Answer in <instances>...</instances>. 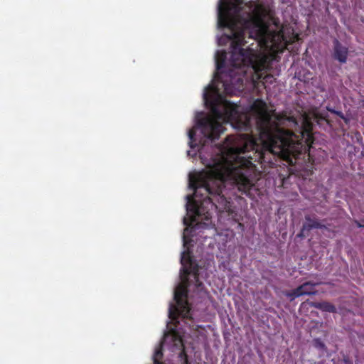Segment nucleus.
<instances>
[{"label":"nucleus","instance_id":"nucleus-1","mask_svg":"<svg viewBox=\"0 0 364 364\" xmlns=\"http://www.w3.org/2000/svg\"><path fill=\"white\" fill-rule=\"evenodd\" d=\"M250 110L256 117L260 144L249 134H241L230 148L228 158L223 156L208 171L190 178L194 196L205 194L203 200L219 210H230L232 198L228 186L249 198L254 197L257 171L254 162L270 164L272 158L281 153L310 156L314 137L309 120L304 119L300 126L294 116L268 109L262 99L255 100Z\"/></svg>","mask_w":364,"mask_h":364},{"label":"nucleus","instance_id":"nucleus-2","mask_svg":"<svg viewBox=\"0 0 364 364\" xmlns=\"http://www.w3.org/2000/svg\"><path fill=\"white\" fill-rule=\"evenodd\" d=\"M230 6L227 2H222L218 6V26L221 28H228L230 33L226 35L228 39L231 41L230 65L235 68L241 69V84L244 77L251 80L255 86L259 81L273 78L272 75L266 74L270 70L273 57L259 50V42L256 43L255 48L250 46L244 49L242 46L247 43L245 40V25L248 23L243 20L241 27L237 26V18L230 14Z\"/></svg>","mask_w":364,"mask_h":364},{"label":"nucleus","instance_id":"nucleus-3","mask_svg":"<svg viewBox=\"0 0 364 364\" xmlns=\"http://www.w3.org/2000/svg\"><path fill=\"white\" fill-rule=\"evenodd\" d=\"M213 116L205 117L198 120V124L204 137L212 141L218 139L225 128L220 122L228 123L235 119L237 115V107L230 102L226 101L223 110H220L216 105L211 108Z\"/></svg>","mask_w":364,"mask_h":364},{"label":"nucleus","instance_id":"nucleus-4","mask_svg":"<svg viewBox=\"0 0 364 364\" xmlns=\"http://www.w3.org/2000/svg\"><path fill=\"white\" fill-rule=\"evenodd\" d=\"M180 284L174 291V300L176 305H171L169 309V317L175 320L178 316H181L183 318H189L191 307L187 301L188 290L187 286L188 280Z\"/></svg>","mask_w":364,"mask_h":364},{"label":"nucleus","instance_id":"nucleus-5","mask_svg":"<svg viewBox=\"0 0 364 364\" xmlns=\"http://www.w3.org/2000/svg\"><path fill=\"white\" fill-rule=\"evenodd\" d=\"M181 263L182 265V268L181 269V279L183 282L188 281V277L193 273L194 275V278L197 283V285L199 287L202 284L199 282L198 279V265L193 261L191 254L189 252H183L181 258Z\"/></svg>","mask_w":364,"mask_h":364},{"label":"nucleus","instance_id":"nucleus-6","mask_svg":"<svg viewBox=\"0 0 364 364\" xmlns=\"http://www.w3.org/2000/svg\"><path fill=\"white\" fill-rule=\"evenodd\" d=\"M348 49L343 46L338 39L333 41V58L338 60L341 63L347 61Z\"/></svg>","mask_w":364,"mask_h":364},{"label":"nucleus","instance_id":"nucleus-7","mask_svg":"<svg viewBox=\"0 0 364 364\" xmlns=\"http://www.w3.org/2000/svg\"><path fill=\"white\" fill-rule=\"evenodd\" d=\"M305 223L302 225V232L310 231L315 228H323V225L316 218H311L310 215H305Z\"/></svg>","mask_w":364,"mask_h":364},{"label":"nucleus","instance_id":"nucleus-8","mask_svg":"<svg viewBox=\"0 0 364 364\" xmlns=\"http://www.w3.org/2000/svg\"><path fill=\"white\" fill-rule=\"evenodd\" d=\"M311 306L323 311L329 313L336 312V306L328 301L312 302Z\"/></svg>","mask_w":364,"mask_h":364},{"label":"nucleus","instance_id":"nucleus-9","mask_svg":"<svg viewBox=\"0 0 364 364\" xmlns=\"http://www.w3.org/2000/svg\"><path fill=\"white\" fill-rule=\"evenodd\" d=\"M318 283H312L311 282H306L301 285L299 286L297 288L300 289V292L303 293V295H314L316 294V291L314 290V287L317 285Z\"/></svg>","mask_w":364,"mask_h":364},{"label":"nucleus","instance_id":"nucleus-10","mask_svg":"<svg viewBox=\"0 0 364 364\" xmlns=\"http://www.w3.org/2000/svg\"><path fill=\"white\" fill-rule=\"evenodd\" d=\"M227 59V53L225 50H218L215 54V63L218 70L225 67Z\"/></svg>","mask_w":364,"mask_h":364},{"label":"nucleus","instance_id":"nucleus-11","mask_svg":"<svg viewBox=\"0 0 364 364\" xmlns=\"http://www.w3.org/2000/svg\"><path fill=\"white\" fill-rule=\"evenodd\" d=\"M168 336L171 337V339L173 340V341L174 343V344H173L174 346H178L180 347H183V349L180 353V355L184 356L186 358L187 355H186V352L183 348V341H182L181 337L179 335H178L176 332H173L170 335H166L165 338H168Z\"/></svg>","mask_w":364,"mask_h":364},{"label":"nucleus","instance_id":"nucleus-12","mask_svg":"<svg viewBox=\"0 0 364 364\" xmlns=\"http://www.w3.org/2000/svg\"><path fill=\"white\" fill-rule=\"evenodd\" d=\"M277 36H278V38L279 40L283 41L284 49H285L287 47L288 45L291 44L292 43H294L299 38L297 35H294L293 33V36L291 38H289L288 37H287L285 36L284 33H283L282 31H279V33L278 34Z\"/></svg>","mask_w":364,"mask_h":364},{"label":"nucleus","instance_id":"nucleus-13","mask_svg":"<svg viewBox=\"0 0 364 364\" xmlns=\"http://www.w3.org/2000/svg\"><path fill=\"white\" fill-rule=\"evenodd\" d=\"M301 288H296L290 291H287L284 293V295L289 299L291 301L294 300L296 298L303 296V293L300 292Z\"/></svg>","mask_w":364,"mask_h":364},{"label":"nucleus","instance_id":"nucleus-14","mask_svg":"<svg viewBox=\"0 0 364 364\" xmlns=\"http://www.w3.org/2000/svg\"><path fill=\"white\" fill-rule=\"evenodd\" d=\"M189 137V145L191 149H194L198 146L197 140L196 139V131L194 129H191L188 132Z\"/></svg>","mask_w":364,"mask_h":364},{"label":"nucleus","instance_id":"nucleus-15","mask_svg":"<svg viewBox=\"0 0 364 364\" xmlns=\"http://www.w3.org/2000/svg\"><path fill=\"white\" fill-rule=\"evenodd\" d=\"M163 358V352H162V348L159 347L156 349L154 356H153V360L154 364H163L161 360Z\"/></svg>","mask_w":364,"mask_h":364},{"label":"nucleus","instance_id":"nucleus-16","mask_svg":"<svg viewBox=\"0 0 364 364\" xmlns=\"http://www.w3.org/2000/svg\"><path fill=\"white\" fill-rule=\"evenodd\" d=\"M190 210L193 211V213L197 215H200L202 214L201 208L198 205V200H193L191 203V208H190Z\"/></svg>","mask_w":364,"mask_h":364},{"label":"nucleus","instance_id":"nucleus-17","mask_svg":"<svg viewBox=\"0 0 364 364\" xmlns=\"http://www.w3.org/2000/svg\"><path fill=\"white\" fill-rule=\"evenodd\" d=\"M249 123H250L249 119H247V117H245V122H242V125H241L242 128L246 129L248 127Z\"/></svg>","mask_w":364,"mask_h":364},{"label":"nucleus","instance_id":"nucleus-18","mask_svg":"<svg viewBox=\"0 0 364 364\" xmlns=\"http://www.w3.org/2000/svg\"><path fill=\"white\" fill-rule=\"evenodd\" d=\"M316 342V346L320 347L321 348H324L325 345L322 342H321L318 340Z\"/></svg>","mask_w":364,"mask_h":364},{"label":"nucleus","instance_id":"nucleus-19","mask_svg":"<svg viewBox=\"0 0 364 364\" xmlns=\"http://www.w3.org/2000/svg\"><path fill=\"white\" fill-rule=\"evenodd\" d=\"M262 6H260V5H257V7H256V9H255V11H256L257 12H259V11H260V10H262Z\"/></svg>","mask_w":364,"mask_h":364},{"label":"nucleus","instance_id":"nucleus-20","mask_svg":"<svg viewBox=\"0 0 364 364\" xmlns=\"http://www.w3.org/2000/svg\"><path fill=\"white\" fill-rule=\"evenodd\" d=\"M337 115L341 117V118H344L343 114L341 112H334Z\"/></svg>","mask_w":364,"mask_h":364},{"label":"nucleus","instance_id":"nucleus-21","mask_svg":"<svg viewBox=\"0 0 364 364\" xmlns=\"http://www.w3.org/2000/svg\"><path fill=\"white\" fill-rule=\"evenodd\" d=\"M304 232H302V230H301V232L298 234V237H304Z\"/></svg>","mask_w":364,"mask_h":364},{"label":"nucleus","instance_id":"nucleus-22","mask_svg":"<svg viewBox=\"0 0 364 364\" xmlns=\"http://www.w3.org/2000/svg\"><path fill=\"white\" fill-rule=\"evenodd\" d=\"M357 225L358 227L361 228V227H364V225H362L360 224V223L357 222Z\"/></svg>","mask_w":364,"mask_h":364},{"label":"nucleus","instance_id":"nucleus-23","mask_svg":"<svg viewBox=\"0 0 364 364\" xmlns=\"http://www.w3.org/2000/svg\"><path fill=\"white\" fill-rule=\"evenodd\" d=\"M204 97H205V100L207 101L208 100V99H207L208 98V94L206 92L204 94Z\"/></svg>","mask_w":364,"mask_h":364},{"label":"nucleus","instance_id":"nucleus-24","mask_svg":"<svg viewBox=\"0 0 364 364\" xmlns=\"http://www.w3.org/2000/svg\"><path fill=\"white\" fill-rule=\"evenodd\" d=\"M249 38H252V36H250V37H249ZM252 39H253V41H257L255 38H252Z\"/></svg>","mask_w":364,"mask_h":364},{"label":"nucleus","instance_id":"nucleus-25","mask_svg":"<svg viewBox=\"0 0 364 364\" xmlns=\"http://www.w3.org/2000/svg\"><path fill=\"white\" fill-rule=\"evenodd\" d=\"M279 33V32L276 35V36H274V38H276V36L278 38V34Z\"/></svg>","mask_w":364,"mask_h":364},{"label":"nucleus","instance_id":"nucleus-26","mask_svg":"<svg viewBox=\"0 0 364 364\" xmlns=\"http://www.w3.org/2000/svg\"><path fill=\"white\" fill-rule=\"evenodd\" d=\"M183 240H184V242H186V237H185V236L183 237Z\"/></svg>","mask_w":364,"mask_h":364},{"label":"nucleus","instance_id":"nucleus-27","mask_svg":"<svg viewBox=\"0 0 364 364\" xmlns=\"http://www.w3.org/2000/svg\"><path fill=\"white\" fill-rule=\"evenodd\" d=\"M350 364H352V363H350Z\"/></svg>","mask_w":364,"mask_h":364}]
</instances>
